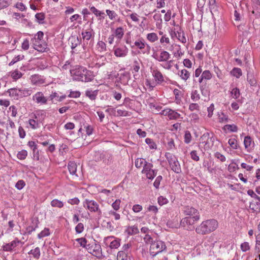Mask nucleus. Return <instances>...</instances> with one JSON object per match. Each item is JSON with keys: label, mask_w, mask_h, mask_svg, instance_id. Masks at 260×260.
Here are the masks:
<instances>
[{"label": "nucleus", "mask_w": 260, "mask_h": 260, "mask_svg": "<svg viewBox=\"0 0 260 260\" xmlns=\"http://www.w3.org/2000/svg\"><path fill=\"white\" fill-rule=\"evenodd\" d=\"M70 73L74 80L87 82L93 79L92 73L83 67H78L71 70Z\"/></svg>", "instance_id": "nucleus-1"}, {"label": "nucleus", "mask_w": 260, "mask_h": 260, "mask_svg": "<svg viewBox=\"0 0 260 260\" xmlns=\"http://www.w3.org/2000/svg\"><path fill=\"white\" fill-rule=\"evenodd\" d=\"M218 222L215 219L206 220L203 221L196 229L198 234L205 235L214 231L218 227Z\"/></svg>", "instance_id": "nucleus-2"}, {"label": "nucleus", "mask_w": 260, "mask_h": 260, "mask_svg": "<svg viewBox=\"0 0 260 260\" xmlns=\"http://www.w3.org/2000/svg\"><path fill=\"white\" fill-rule=\"evenodd\" d=\"M200 218V216H187L182 219L180 225L187 230H191L193 229V224L197 222Z\"/></svg>", "instance_id": "nucleus-3"}, {"label": "nucleus", "mask_w": 260, "mask_h": 260, "mask_svg": "<svg viewBox=\"0 0 260 260\" xmlns=\"http://www.w3.org/2000/svg\"><path fill=\"white\" fill-rule=\"evenodd\" d=\"M166 248V245L162 241H154L151 244L149 249L150 253L152 256H154L158 253L165 250Z\"/></svg>", "instance_id": "nucleus-4"}, {"label": "nucleus", "mask_w": 260, "mask_h": 260, "mask_svg": "<svg viewBox=\"0 0 260 260\" xmlns=\"http://www.w3.org/2000/svg\"><path fill=\"white\" fill-rule=\"evenodd\" d=\"M88 252L96 257L98 258H101L103 257L102 248L101 245L95 242L91 244H88L86 247Z\"/></svg>", "instance_id": "nucleus-5"}, {"label": "nucleus", "mask_w": 260, "mask_h": 260, "mask_svg": "<svg viewBox=\"0 0 260 260\" xmlns=\"http://www.w3.org/2000/svg\"><path fill=\"white\" fill-rule=\"evenodd\" d=\"M83 205L84 208L90 212H98L100 215L102 214V211L99 208V205L95 201L85 199L83 203Z\"/></svg>", "instance_id": "nucleus-6"}, {"label": "nucleus", "mask_w": 260, "mask_h": 260, "mask_svg": "<svg viewBox=\"0 0 260 260\" xmlns=\"http://www.w3.org/2000/svg\"><path fill=\"white\" fill-rule=\"evenodd\" d=\"M153 165L151 163L145 162L142 173L145 174L148 179L152 180L156 175L157 170H153Z\"/></svg>", "instance_id": "nucleus-7"}, {"label": "nucleus", "mask_w": 260, "mask_h": 260, "mask_svg": "<svg viewBox=\"0 0 260 260\" xmlns=\"http://www.w3.org/2000/svg\"><path fill=\"white\" fill-rule=\"evenodd\" d=\"M171 169L175 173L179 174L181 172V166L177 158L171 154L167 157Z\"/></svg>", "instance_id": "nucleus-8"}, {"label": "nucleus", "mask_w": 260, "mask_h": 260, "mask_svg": "<svg viewBox=\"0 0 260 260\" xmlns=\"http://www.w3.org/2000/svg\"><path fill=\"white\" fill-rule=\"evenodd\" d=\"M113 50L114 55L118 57H125L128 52V49L126 46H122V47L114 46Z\"/></svg>", "instance_id": "nucleus-9"}, {"label": "nucleus", "mask_w": 260, "mask_h": 260, "mask_svg": "<svg viewBox=\"0 0 260 260\" xmlns=\"http://www.w3.org/2000/svg\"><path fill=\"white\" fill-rule=\"evenodd\" d=\"M34 48L38 51L43 52L47 49V44L44 41L32 40Z\"/></svg>", "instance_id": "nucleus-10"}, {"label": "nucleus", "mask_w": 260, "mask_h": 260, "mask_svg": "<svg viewBox=\"0 0 260 260\" xmlns=\"http://www.w3.org/2000/svg\"><path fill=\"white\" fill-rule=\"evenodd\" d=\"M152 76L154 78L155 82L160 84L165 81V79L162 73L157 69H153L151 70Z\"/></svg>", "instance_id": "nucleus-11"}, {"label": "nucleus", "mask_w": 260, "mask_h": 260, "mask_svg": "<svg viewBox=\"0 0 260 260\" xmlns=\"http://www.w3.org/2000/svg\"><path fill=\"white\" fill-rule=\"evenodd\" d=\"M32 100L37 104H46L47 99L44 95L42 92H37L33 96Z\"/></svg>", "instance_id": "nucleus-12"}, {"label": "nucleus", "mask_w": 260, "mask_h": 260, "mask_svg": "<svg viewBox=\"0 0 260 260\" xmlns=\"http://www.w3.org/2000/svg\"><path fill=\"white\" fill-rule=\"evenodd\" d=\"M183 212L184 214L187 216H200L197 209L189 206L184 208Z\"/></svg>", "instance_id": "nucleus-13"}, {"label": "nucleus", "mask_w": 260, "mask_h": 260, "mask_svg": "<svg viewBox=\"0 0 260 260\" xmlns=\"http://www.w3.org/2000/svg\"><path fill=\"white\" fill-rule=\"evenodd\" d=\"M249 208L254 212H257L260 211V198L255 197L250 203Z\"/></svg>", "instance_id": "nucleus-14"}, {"label": "nucleus", "mask_w": 260, "mask_h": 260, "mask_svg": "<svg viewBox=\"0 0 260 260\" xmlns=\"http://www.w3.org/2000/svg\"><path fill=\"white\" fill-rule=\"evenodd\" d=\"M113 34L116 39V42L119 43L124 36V31L123 28L121 26L116 28L113 31Z\"/></svg>", "instance_id": "nucleus-15"}, {"label": "nucleus", "mask_w": 260, "mask_h": 260, "mask_svg": "<svg viewBox=\"0 0 260 260\" xmlns=\"http://www.w3.org/2000/svg\"><path fill=\"white\" fill-rule=\"evenodd\" d=\"M256 3L252 4V13L256 17L258 18L260 16V2L259 0H255Z\"/></svg>", "instance_id": "nucleus-16"}, {"label": "nucleus", "mask_w": 260, "mask_h": 260, "mask_svg": "<svg viewBox=\"0 0 260 260\" xmlns=\"http://www.w3.org/2000/svg\"><path fill=\"white\" fill-rule=\"evenodd\" d=\"M69 41L71 44V48L72 49H75L78 45H80L81 43V40L79 39L78 37L75 36H72Z\"/></svg>", "instance_id": "nucleus-17"}, {"label": "nucleus", "mask_w": 260, "mask_h": 260, "mask_svg": "<svg viewBox=\"0 0 260 260\" xmlns=\"http://www.w3.org/2000/svg\"><path fill=\"white\" fill-rule=\"evenodd\" d=\"M170 57V54L166 51H162L160 52L159 56L156 59L159 62L166 61Z\"/></svg>", "instance_id": "nucleus-18"}, {"label": "nucleus", "mask_w": 260, "mask_h": 260, "mask_svg": "<svg viewBox=\"0 0 260 260\" xmlns=\"http://www.w3.org/2000/svg\"><path fill=\"white\" fill-rule=\"evenodd\" d=\"M19 242V241L14 240L11 243L4 245L3 246V249L6 251H10L14 248L16 246L17 243H18Z\"/></svg>", "instance_id": "nucleus-19"}, {"label": "nucleus", "mask_w": 260, "mask_h": 260, "mask_svg": "<svg viewBox=\"0 0 260 260\" xmlns=\"http://www.w3.org/2000/svg\"><path fill=\"white\" fill-rule=\"evenodd\" d=\"M19 89L20 98L29 96L32 93V90L27 88H20Z\"/></svg>", "instance_id": "nucleus-20"}, {"label": "nucleus", "mask_w": 260, "mask_h": 260, "mask_svg": "<svg viewBox=\"0 0 260 260\" xmlns=\"http://www.w3.org/2000/svg\"><path fill=\"white\" fill-rule=\"evenodd\" d=\"M134 44L140 50L144 49L146 46L148 48H150V46L148 44H146L142 39H139L136 41Z\"/></svg>", "instance_id": "nucleus-21"}, {"label": "nucleus", "mask_w": 260, "mask_h": 260, "mask_svg": "<svg viewBox=\"0 0 260 260\" xmlns=\"http://www.w3.org/2000/svg\"><path fill=\"white\" fill-rule=\"evenodd\" d=\"M7 92L9 93V95L16 99H18L19 98V89L17 88H11L9 89L7 91Z\"/></svg>", "instance_id": "nucleus-22"}, {"label": "nucleus", "mask_w": 260, "mask_h": 260, "mask_svg": "<svg viewBox=\"0 0 260 260\" xmlns=\"http://www.w3.org/2000/svg\"><path fill=\"white\" fill-rule=\"evenodd\" d=\"M68 167L71 174L76 175L77 165L75 162L73 161H70L68 164Z\"/></svg>", "instance_id": "nucleus-23"}, {"label": "nucleus", "mask_w": 260, "mask_h": 260, "mask_svg": "<svg viewBox=\"0 0 260 260\" xmlns=\"http://www.w3.org/2000/svg\"><path fill=\"white\" fill-rule=\"evenodd\" d=\"M178 75L184 81H186L190 77L189 72L186 69L182 70Z\"/></svg>", "instance_id": "nucleus-24"}, {"label": "nucleus", "mask_w": 260, "mask_h": 260, "mask_svg": "<svg viewBox=\"0 0 260 260\" xmlns=\"http://www.w3.org/2000/svg\"><path fill=\"white\" fill-rule=\"evenodd\" d=\"M98 94V90H87L86 91L85 95L88 97L90 100H94L95 99Z\"/></svg>", "instance_id": "nucleus-25"}, {"label": "nucleus", "mask_w": 260, "mask_h": 260, "mask_svg": "<svg viewBox=\"0 0 260 260\" xmlns=\"http://www.w3.org/2000/svg\"><path fill=\"white\" fill-rule=\"evenodd\" d=\"M231 74L237 78H239L242 75V70L240 68H234L231 71Z\"/></svg>", "instance_id": "nucleus-26"}, {"label": "nucleus", "mask_w": 260, "mask_h": 260, "mask_svg": "<svg viewBox=\"0 0 260 260\" xmlns=\"http://www.w3.org/2000/svg\"><path fill=\"white\" fill-rule=\"evenodd\" d=\"M126 232L129 235H133L137 234L139 233V229L136 226H129L126 229Z\"/></svg>", "instance_id": "nucleus-27"}, {"label": "nucleus", "mask_w": 260, "mask_h": 260, "mask_svg": "<svg viewBox=\"0 0 260 260\" xmlns=\"http://www.w3.org/2000/svg\"><path fill=\"white\" fill-rule=\"evenodd\" d=\"M247 80L251 86H256L257 83L256 80L252 74H247Z\"/></svg>", "instance_id": "nucleus-28"}, {"label": "nucleus", "mask_w": 260, "mask_h": 260, "mask_svg": "<svg viewBox=\"0 0 260 260\" xmlns=\"http://www.w3.org/2000/svg\"><path fill=\"white\" fill-rule=\"evenodd\" d=\"M51 205L53 207L61 208L63 206V203L57 199H54L51 202Z\"/></svg>", "instance_id": "nucleus-29"}, {"label": "nucleus", "mask_w": 260, "mask_h": 260, "mask_svg": "<svg viewBox=\"0 0 260 260\" xmlns=\"http://www.w3.org/2000/svg\"><path fill=\"white\" fill-rule=\"evenodd\" d=\"M28 254H32L33 256L38 259L40 256V250L39 247H36L34 249H31L29 252Z\"/></svg>", "instance_id": "nucleus-30"}, {"label": "nucleus", "mask_w": 260, "mask_h": 260, "mask_svg": "<svg viewBox=\"0 0 260 260\" xmlns=\"http://www.w3.org/2000/svg\"><path fill=\"white\" fill-rule=\"evenodd\" d=\"M81 35L84 41H89L92 37L91 31H82Z\"/></svg>", "instance_id": "nucleus-31"}, {"label": "nucleus", "mask_w": 260, "mask_h": 260, "mask_svg": "<svg viewBox=\"0 0 260 260\" xmlns=\"http://www.w3.org/2000/svg\"><path fill=\"white\" fill-rule=\"evenodd\" d=\"M145 162L147 161H145L144 159L142 158H138L136 159L135 165L136 168H140L142 166H144Z\"/></svg>", "instance_id": "nucleus-32"}, {"label": "nucleus", "mask_w": 260, "mask_h": 260, "mask_svg": "<svg viewBox=\"0 0 260 260\" xmlns=\"http://www.w3.org/2000/svg\"><path fill=\"white\" fill-rule=\"evenodd\" d=\"M212 77V74L209 71L206 70L204 71L201 76V79L200 80V82H201V80L203 79L209 80Z\"/></svg>", "instance_id": "nucleus-33"}, {"label": "nucleus", "mask_w": 260, "mask_h": 260, "mask_svg": "<svg viewBox=\"0 0 260 260\" xmlns=\"http://www.w3.org/2000/svg\"><path fill=\"white\" fill-rule=\"evenodd\" d=\"M147 39L151 42H154L158 40V37L156 34L154 32L148 34Z\"/></svg>", "instance_id": "nucleus-34"}, {"label": "nucleus", "mask_w": 260, "mask_h": 260, "mask_svg": "<svg viewBox=\"0 0 260 260\" xmlns=\"http://www.w3.org/2000/svg\"><path fill=\"white\" fill-rule=\"evenodd\" d=\"M181 115L180 114L177 113L174 110H171V112L170 113L169 117V118L171 120L172 119H177L179 118H180Z\"/></svg>", "instance_id": "nucleus-35"}, {"label": "nucleus", "mask_w": 260, "mask_h": 260, "mask_svg": "<svg viewBox=\"0 0 260 260\" xmlns=\"http://www.w3.org/2000/svg\"><path fill=\"white\" fill-rule=\"evenodd\" d=\"M35 18L38 23L43 24L45 19V15L43 13H37L35 15Z\"/></svg>", "instance_id": "nucleus-36"}, {"label": "nucleus", "mask_w": 260, "mask_h": 260, "mask_svg": "<svg viewBox=\"0 0 260 260\" xmlns=\"http://www.w3.org/2000/svg\"><path fill=\"white\" fill-rule=\"evenodd\" d=\"M231 94L233 98L237 99L240 95V92L239 89L236 87L232 89L231 91Z\"/></svg>", "instance_id": "nucleus-37"}, {"label": "nucleus", "mask_w": 260, "mask_h": 260, "mask_svg": "<svg viewBox=\"0 0 260 260\" xmlns=\"http://www.w3.org/2000/svg\"><path fill=\"white\" fill-rule=\"evenodd\" d=\"M252 144V140L251 138L249 136H246L244 138V144L245 148L246 149H248L249 148H251V145Z\"/></svg>", "instance_id": "nucleus-38"}, {"label": "nucleus", "mask_w": 260, "mask_h": 260, "mask_svg": "<svg viewBox=\"0 0 260 260\" xmlns=\"http://www.w3.org/2000/svg\"><path fill=\"white\" fill-rule=\"evenodd\" d=\"M27 155V152L25 150H22L17 153V157L19 159L23 160Z\"/></svg>", "instance_id": "nucleus-39"}, {"label": "nucleus", "mask_w": 260, "mask_h": 260, "mask_svg": "<svg viewBox=\"0 0 260 260\" xmlns=\"http://www.w3.org/2000/svg\"><path fill=\"white\" fill-rule=\"evenodd\" d=\"M11 76L13 79L16 80L22 77V74L20 71L15 70L11 73Z\"/></svg>", "instance_id": "nucleus-40"}, {"label": "nucleus", "mask_w": 260, "mask_h": 260, "mask_svg": "<svg viewBox=\"0 0 260 260\" xmlns=\"http://www.w3.org/2000/svg\"><path fill=\"white\" fill-rule=\"evenodd\" d=\"M230 146L234 149L238 148L237 141L235 138H231L228 141Z\"/></svg>", "instance_id": "nucleus-41"}, {"label": "nucleus", "mask_w": 260, "mask_h": 260, "mask_svg": "<svg viewBox=\"0 0 260 260\" xmlns=\"http://www.w3.org/2000/svg\"><path fill=\"white\" fill-rule=\"evenodd\" d=\"M255 250L256 253H260V234L256 236V244L255 247Z\"/></svg>", "instance_id": "nucleus-42"}, {"label": "nucleus", "mask_w": 260, "mask_h": 260, "mask_svg": "<svg viewBox=\"0 0 260 260\" xmlns=\"http://www.w3.org/2000/svg\"><path fill=\"white\" fill-rule=\"evenodd\" d=\"M106 12L110 20H114L117 16V14L114 11L106 10Z\"/></svg>", "instance_id": "nucleus-43"}, {"label": "nucleus", "mask_w": 260, "mask_h": 260, "mask_svg": "<svg viewBox=\"0 0 260 260\" xmlns=\"http://www.w3.org/2000/svg\"><path fill=\"white\" fill-rule=\"evenodd\" d=\"M175 35L177 38L182 43H185L186 42V39L183 33L177 32V34H175Z\"/></svg>", "instance_id": "nucleus-44"}, {"label": "nucleus", "mask_w": 260, "mask_h": 260, "mask_svg": "<svg viewBox=\"0 0 260 260\" xmlns=\"http://www.w3.org/2000/svg\"><path fill=\"white\" fill-rule=\"evenodd\" d=\"M191 138L192 137L190 133L188 131H185L184 134V142L186 144H189L191 141Z\"/></svg>", "instance_id": "nucleus-45"}, {"label": "nucleus", "mask_w": 260, "mask_h": 260, "mask_svg": "<svg viewBox=\"0 0 260 260\" xmlns=\"http://www.w3.org/2000/svg\"><path fill=\"white\" fill-rule=\"evenodd\" d=\"M224 128L232 132H236L238 131V127L234 124H226L224 126Z\"/></svg>", "instance_id": "nucleus-46"}, {"label": "nucleus", "mask_w": 260, "mask_h": 260, "mask_svg": "<svg viewBox=\"0 0 260 260\" xmlns=\"http://www.w3.org/2000/svg\"><path fill=\"white\" fill-rule=\"evenodd\" d=\"M90 10L96 16H102L104 15V13L98 10L94 7L92 6L90 7Z\"/></svg>", "instance_id": "nucleus-47"}, {"label": "nucleus", "mask_w": 260, "mask_h": 260, "mask_svg": "<svg viewBox=\"0 0 260 260\" xmlns=\"http://www.w3.org/2000/svg\"><path fill=\"white\" fill-rule=\"evenodd\" d=\"M120 246V242L119 240L115 239L110 242V247L112 249L117 248Z\"/></svg>", "instance_id": "nucleus-48"}, {"label": "nucleus", "mask_w": 260, "mask_h": 260, "mask_svg": "<svg viewBox=\"0 0 260 260\" xmlns=\"http://www.w3.org/2000/svg\"><path fill=\"white\" fill-rule=\"evenodd\" d=\"M228 116L224 113L218 114V120L219 122H227L228 121Z\"/></svg>", "instance_id": "nucleus-49"}, {"label": "nucleus", "mask_w": 260, "mask_h": 260, "mask_svg": "<svg viewBox=\"0 0 260 260\" xmlns=\"http://www.w3.org/2000/svg\"><path fill=\"white\" fill-rule=\"evenodd\" d=\"M145 142L147 144L150 149H156V145L153 141V140L150 138H146L145 139Z\"/></svg>", "instance_id": "nucleus-50"}, {"label": "nucleus", "mask_w": 260, "mask_h": 260, "mask_svg": "<svg viewBox=\"0 0 260 260\" xmlns=\"http://www.w3.org/2000/svg\"><path fill=\"white\" fill-rule=\"evenodd\" d=\"M121 203L120 200L117 199L112 204V207L113 208L114 210L117 211L120 208V205Z\"/></svg>", "instance_id": "nucleus-51"}, {"label": "nucleus", "mask_w": 260, "mask_h": 260, "mask_svg": "<svg viewBox=\"0 0 260 260\" xmlns=\"http://www.w3.org/2000/svg\"><path fill=\"white\" fill-rule=\"evenodd\" d=\"M117 258L121 260H127V255L123 251H119L117 253Z\"/></svg>", "instance_id": "nucleus-52"}, {"label": "nucleus", "mask_w": 260, "mask_h": 260, "mask_svg": "<svg viewBox=\"0 0 260 260\" xmlns=\"http://www.w3.org/2000/svg\"><path fill=\"white\" fill-rule=\"evenodd\" d=\"M76 241L78 242V243L80 244V245L83 247L86 248L87 244V240L84 238H78L76 239Z\"/></svg>", "instance_id": "nucleus-53"}, {"label": "nucleus", "mask_w": 260, "mask_h": 260, "mask_svg": "<svg viewBox=\"0 0 260 260\" xmlns=\"http://www.w3.org/2000/svg\"><path fill=\"white\" fill-rule=\"evenodd\" d=\"M44 36V34L42 31H39L35 35L34 38L32 40L36 41H43L42 40Z\"/></svg>", "instance_id": "nucleus-54"}, {"label": "nucleus", "mask_w": 260, "mask_h": 260, "mask_svg": "<svg viewBox=\"0 0 260 260\" xmlns=\"http://www.w3.org/2000/svg\"><path fill=\"white\" fill-rule=\"evenodd\" d=\"M49 235V229H45L43 231H42L41 233H40L38 235V237L39 239H41L42 238L47 236Z\"/></svg>", "instance_id": "nucleus-55"}, {"label": "nucleus", "mask_w": 260, "mask_h": 260, "mask_svg": "<svg viewBox=\"0 0 260 260\" xmlns=\"http://www.w3.org/2000/svg\"><path fill=\"white\" fill-rule=\"evenodd\" d=\"M241 249L242 251L246 252L249 250L250 246L248 242H245L241 244Z\"/></svg>", "instance_id": "nucleus-56"}, {"label": "nucleus", "mask_w": 260, "mask_h": 260, "mask_svg": "<svg viewBox=\"0 0 260 260\" xmlns=\"http://www.w3.org/2000/svg\"><path fill=\"white\" fill-rule=\"evenodd\" d=\"M162 177L161 176H158L156 177V178L155 179V180L153 183V185L157 189L159 188V186L160 185V182L162 180Z\"/></svg>", "instance_id": "nucleus-57"}, {"label": "nucleus", "mask_w": 260, "mask_h": 260, "mask_svg": "<svg viewBox=\"0 0 260 260\" xmlns=\"http://www.w3.org/2000/svg\"><path fill=\"white\" fill-rule=\"evenodd\" d=\"M9 5V0H0V10L7 8Z\"/></svg>", "instance_id": "nucleus-58"}, {"label": "nucleus", "mask_w": 260, "mask_h": 260, "mask_svg": "<svg viewBox=\"0 0 260 260\" xmlns=\"http://www.w3.org/2000/svg\"><path fill=\"white\" fill-rule=\"evenodd\" d=\"M168 202V199L162 196H160L158 198V203L161 206L166 204Z\"/></svg>", "instance_id": "nucleus-59"}, {"label": "nucleus", "mask_w": 260, "mask_h": 260, "mask_svg": "<svg viewBox=\"0 0 260 260\" xmlns=\"http://www.w3.org/2000/svg\"><path fill=\"white\" fill-rule=\"evenodd\" d=\"M25 185L24 181L22 180H19L16 184L15 187L19 190L21 189Z\"/></svg>", "instance_id": "nucleus-60"}, {"label": "nucleus", "mask_w": 260, "mask_h": 260, "mask_svg": "<svg viewBox=\"0 0 260 260\" xmlns=\"http://www.w3.org/2000/svg\"><path fill=\"white\" fill-rule=\"evenodd\" d=\"M108 213L109 215H113L116 220H118L120 218V215L114 210L110 211Z\"/></svg>", "instance_id": "nucleus-61"}, {"label": "nucleus", "mask_w": 260, "mask_h": 260, "mask_svg": "<svg viewBox=\"0 0 260 260\" xmlns=\"http://www.w3.org/2000/svg\"><path fill=\"white\" fill-rule=\"evenodd\" d=\"M15 7L21 11H24L26 10V7L22 3H17Z\"/></svg>", "instance_id": "nucleus-62"}, {"label": "nucleus", "mask_w": 260, "mask_h": 260, "mask_svg": "<svg viewBox=\"0 0 260 260\" xmlns=\"http://www.w3.org/2000/svg\"><path fill=\"white\" fill-rule=\"evenodd\" d=\"M143 209V207L141 205L139 204H136L133 206L132 210L135 213L140 212Z\"/></svg>", "instance_id": "nucleus-63"}, {"label": "nucleus", "mask_w": 260, "mask_h": 260, "mask_svg": "<svg viewBox=\"0 0 260 260\" xmlns=\"http://www.w3.org/2000/svg\"><path fill=\"white\" fill-rule=\"evenodd\" d=\"M191 158L195 161L199 160V156L198 155L197 152L196 150H193L190 152Z\"/></svg>", "instance_id": "nucleus-64"}]
</instances>
